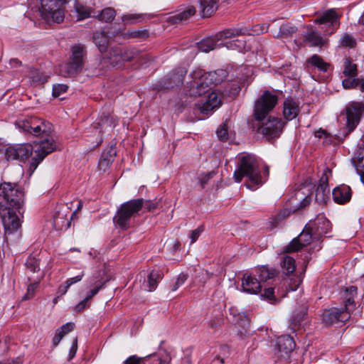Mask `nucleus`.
I'll list each match as a JSON object with an SVG mask.
<instances>
[{
	"label": "nucleus",
	"instance_id": "nucleus-1",
	"mask_svg": "<svg viewBox=\"0 0 364 364\" xmlns=\"http://www.w3.org/2000/svg\"><path fill=\"white\" fill-rule=\"evenodd\" d=\"M227 76V71L223 69L205 73L203 70L197 68L191 73L192 80L187 83V92L191 97H202L195 104L196 113L208 115L220 105L219 94L211 90V85L220 84Z\"/></svg>",
	"mask_w": 364,
	"mask_h": 364
},
{
	"label": "nucleus",
	"instance_id": "nucleus-2",
	"mask_svg": "<svg viewBox=\"0 0 364 364\" xmlns=\"http://www.w3.org/2000/svg\"><path fill=\"white\" fill-rule=\"evenodd\" d=\"M24 196L23 188L19 184L0 183V218L5 235H11L21 228L19 215L22 214Z\"/></svg>",
	"mask_w": 364,
	"mask_h": 364
},
{
	"label": "nucleus",
	"instance_id": "nucleus-3",
	"mask_svg": "<svg viewBox=\"0 0 364 364\" xmlns=\"http://www.w3.org/2000/svg\"><path fill=\"white\" fill-rule=\"evenodd\" d=\"M245 176L249 181L245 186L252 191L257 190L264 183L258 161L254 155L245 154L239 158L237 168L234 172V178L236 182H240Z\"/></svg>",
	"mask_w": 364,
	"mask_h": 364
},
{
	"label": "nucleus",
	"instance_id": "nucleus-4",
	"mask_svg": "<svg viewBox=\"0 0 364 364\" xmlns=\"http://www.w3.org/2000/svg\"><path fill=\"white\" fill-rule=\"evenodd\" d=\"M87 55L85 45L78 43L71 48V55L69 61L58 68L60 75L70 77L80 73L83 68Z\"/></svg>",
	"mask_w": 364,
	"mask_h": 364
},
{
	"label": "nucleus",
	"instance_id": "nucleus-5",
	"mask_svg": "<svg viewBox=\"0 0 364 364\" xmlns=\"http://www.w3.org/2000/svg\"><path fill=\"white\" fill-rule=\"evenodd\" d=\"M143 205V198L134 199L124 203L113 218L114 223L122 230L128 229L131 226L132 218L138 214Z\"/></svg>",
	"mask_w": 364,
	"mask_h": 364
},
{
	"label": "nucleus",
	"instance_id": "nucleus-6",
	"mask_svg": "<svg viewBox=\"0 0 364 364\" xmlns=\"http://www.w3.org/2000/svg\"><path fill=\"white\" fill-rule=\"evenodd\" d=\"M247 28H231L217 33L215 35L202 40L198 43V49L203 52H209L222 46L218 41L235 36L250 34Z\"/></svg>",
	"mask_w": 364,
	"mask_h": 364
},
{
	"label": "nucleus",
	"instance_id": "nucleus-7",
	"mask_svg": "<svg viewBox=\"0 0 364 364\" xmlns=\"http://www.w3.org/2000/svg\"><path fill=\"white\" fill-rule=\"evenodd\" d=\"M39 13L46 22L60 23L65 18L63 0H40Z\"/></svg>",
	"mask_w": 364,
	"mask_h": 364
},
{
	"label": "nucleus",
	"instance_id": "nucleus-8",
	"mask_svg": "<svg viewBox=\"0 0 364 364\" xmlns=\"http://www.w3.org/2000/svg\"><path fill=\"white\" fill-rule=\"evenodd\" d=\"M108 282V279H105L100 272H97L94 274L92 277H90L87 279V284L90 287H93L87 294L85 298L80 301L75 306V311L76 312H80L83 311L85 309L89 307L90 303L93 296L97 294V293L102 289H104L106 286V283Z\"/></svg>",
	"mask_w": 364,
	"mask_h": 364
},
{
	"label": "nucleus",
	"instance_id": "nucleus-9",
	"mask_svg": "<svg viewBox=\"0 0 364 364\" xmlns=\"http://www.w3.org/2000/svg\"><path fill=\"white\" fill-rule=\"evenodd\" d=\"M278 101L277 96L269 91H265L255 102L254 116L256 120L262 121L270 112Z\"/></svg>",
	"mask_w": 364,
	"mask_h": 364
},
{
	"label": "nucleus",
	"instance_id": "nucleus-10",
	"mask_svg": "<svg viewBox=\"0 0 364 364\" xmlns=\"http://www.w3.org/2000/svg\"><path fill=\"white\" fill-rule=\"evenodd\" d=\"M55 149L56 145L53 139H46L39 142L38 149L35 150L36 155L31 159L29 171L33 173L43 159Z\"/></svg>",
	"mask_w": 364,
	"mask_h": 364
},
{
	"label": "nucleus",
	"instance_id": "nucleus-11",
	"mask_svg": "<svg viewBox=\"0 0 364 364\" xmlns=\"http://www.w3.org/2000/svg\"><path fill=\"white\" fill-rule=\"evenodd\" d=\"M33 151L32 144L29 143L18 144L8 147L5 151V157L8 161L18 160L24 161L32 155Z\"/></svg>",
	"mask_w": 364,
	"mask_h": 364
},
{
	"label": "nucleus",
	"instance_id": "nucleus-12",
	"mask_svg": "<svg viewBox=\"0 0 364 364\" xmlns=\"http://www.w3.org/2000/svg\"><path fill=\"white\" fill-rule=\"evenodd\" d=\"M315 21L322 25L321 29L324 31L326 35L333 33L339 26L338 16L336 12L333 9L325 11L319 18H316Z\"/></svg>",
	"mask_w": 364,
	"mask_h": 364
},
{
	"label": "nucleus",
	"instance_id": "nucleus-13",
	"mask_svg": "<svg viewBox=\"0 0 364 364\" xmlns=\"http://www.w3.org/2000/svg\"><path fill=\"white\" fill-rule=\"evenodd\" d=\"M321 317L323 322L326 325H333L338 322L344 323L347 321L349 320L350 314L348 310L343 307H333L325 309Z\"/></svg>",
	"mask_w": 364,
	"mask_h": 364
},
{
	"label": "nucleus",
	"instance_id": "nucleus-14",
	"mask_svg": "<svg viewBox=\"0 0 364 364\" xmlns=\"http://www.w3.org/2000/svg\"><path fill=\"white\" fill-rule=\"evenodd\" d=\"M283 125L284 124L280 119L272 117L259 127L258 131L267 138H277L279 136Z\"/></svg>",
	"mask_w": 364,
	"mask_h": 364
},
{
	"label": "nucleus",
	"instance_id": "nucleus-15",
	"mask_svg": "<svg viewBox=\"0 0 364 364\" xmlns=\"http://www.w3.org/2000/svg\"><path fill=\"white\" fill-rule=\"evenodd\" d=\"M363 110V105L360 102H352L346 107V125L350 132L356 127Z\"/></svg>",
	"mask_w": 364,
	"mask_h": 364
},
{
	"label": "nucleus",
	"instance_id": "nucleus-16",
	"mask_svg": "<svg viewBox=\"0 0 364 364\" xmlns=\"http://www.w3.org/2000/svg\"><path fill=\"white\" fill-rule=\"evenodd\" d=\"M351 161L364 185V139L358 144Z\"/></svg>",
	"mask_w": 364,
	"mask_h": 364
},
{
	"label": "nucleus",
	"instance_id": "nucleus-17",
	"mask_svg": "<svg viewBox=\"0 0 364 364\" xmlns=\"http://www.w3.org/2000/svg\"><path fill=\"white\" fill-rule=\"evenodd\" d=\"M242 288L244 292L250 294H257L260 292L262 285L254 272L246 273L242 279Z\"/></svg>",
	"mask_w": 364,
	"mask_h": 364
},
{
	"label": "nucleus",
	"instance_id": "nucleus-18",
	"mask_svg": "<svg viewBox=\"0 0 364 364\" xmlns=\"http://www.w3.org/2000/svg\"><path fill=\"white\" fill-rule=\"evenodd\" d=\"M196 12L193 6H187L178 9L173 15L167 18L166 21L171 24L179 23L183 21L188 20Z\"/></svg>",
	"mask_w": 364,
	"mask_h": 364
},
{
	"label": "nucleus",
	"instance_id": "nucleus-19",
	"mask_svg": "<svg viewBox=\"0 0 364 364\" xmlns=\"http://www.w3.org/2000/svg\"><path fill=\"white\" fill-rule=\"evenodd\" d=\"M300 112L299 102L293 98H287L283 103V115L287 120L295 119Z\"/></svg>",
	"mask_w": 364,
	"mask_h": 364
},
{
	"label": "nucleus",
	"instance_id": "nucleus-20",
	"mask_svg": "<svg viewBox=\"0 0 364 364\" xmlns=\"http://www.w3.org/2000/svg\"><path fill=\"white\" fill-rule=\"evenodd\" d=\"M332 196L335 203L345 204L351 199V188L347 185H341L333 190Z\"/></svg>",
	"mask_w": 364,
	"mask_h": 364
},
{
	"label": "nucleus",
	"instance_id": "nucleus-21",
	"mask_svg": "<svg viewBox=\"0 0 364 364\" xmlns=\"http://www.w3.org/2000/svg\"><path fill=\"white\" fill-rule=\"evenodd\" d=\"M330 189L328 185V177L323 173L319 180V183L316 190V200L318 203H326L329 198Z\"/></svg>",
	"mask_w": 364,
	"mask_h": 364
},
{
	"label": "nucleus",
	"instance_id": "nucleus-22",
	"mask_svg": "<svg viewBox=\"0 0 364 364\" xmlns=\"http://www.w3.org/2000/svg\"><path fill=\"white\" fill-rule=\"evenodd\" d=\"M304 39L312 47H321L326 43V40L311 26H307V30L304 33Z\"/></svg>",
	"mask_w": 364,
	"mask_h": 364
},
{
	"label": "nucleus",
	"instance_id": "nucleus-23",
	"mask_svg": "<svg viewBox=\"0 0 364 364\" xmlns=\"http://www.w3.org/2000/svg\"><path fill=\"white\" fill-rule=\"evenodd\" d=\"M305 67L309 70L316 68L318 71L325 73L328 70L331 64L324 61L318 55L314 54L306 60Z\"/></svg>",
	"mask_w": 364,
	"mask_h": 364
},
{
	"label": "nucleus",
	"instance_id": "nucleus-24",
	"mask_svg": "<svg viewBox=\"0 0 364 364\" xmlns=\"http://www.w3.org/2000/svg\"><path fill=\"white\" fill-rule=\"evenodd\" d=\"M357 295V287L351 286L346 288L342 293L341 296L343 298V303L344 304L343 309L348 311L350 314V311L355 308V297Z\"/></svg>",
	"mask_w": 364,
	"mask_h": 364
},
{
	"label": "nucleus",
	"instance_id": "nucleus-25",
	"mask_svg": "<svg viewBox=\"0 0 364 364\" xmlns=\"http://www.w3.org/2000/svg\"><path fill=\"white\" fill-rule=\"evenodd\" d=\"M198 11L203 18L211 16L218 8L217 0H199Z\"/></svg>",
	"mask_w": 364,
	"mask_h": 364
},
{
	"label": "nucleus",
	"instance_id": "nucleus-26",
	"mask_svg": "<svg viewBox=\"0 0 364 364\" xmlns=\"http://www.w3.org/2000/svg\"><path fill=\"white\" fill-rule=\"evenodd\" d=\"M277 345L279 351L284 355H288L290 353L294 350L296 346L294 340L289 335H284L279 337Z\"/></svg>",
	"mask_w": 364,
	"mask_h": 364
},
{
	"label": "nucleus",
	"instance_id": "nucleus-27",
	"mask_svg": "<svg viewBox=\"0 0 364 364\" xmlns=\"http://www.w3.org/2000/svg\"><path fill=\"white\" fill-rule=\"evenodd\" d=\"M314 225V228L312 230L316 237H321L331 230V222L323 217L317 218Z\"/></svg>",
	"mask_w": 364,
	"mask_h": 364
},
{
	"label": "nucleus",
	"instance_id": "nucleus-28",
	"mask_svg": "<svg viewBox=\"0 0 364 364\" xmlns=\"http://www.w3.org/2000/svg\"><path fill=\"white\" fill-rule=\"evenodd\" d=\"M117 124V122L114 117L109 115L108 113L103 112L100 116L99 122L97 123L96 128L100 129L99 132H105L111 131Z\"/></svg>",
	"mask_w": 364,
	"mask_h": 364
},
{
	"label": "nucleus",
	"instance_id": "nucleus-29",
	"mask_svg": "<svg viewBox=\"0 0 364 364\" xmlns=\"http://www.w3.org/2000/svg\"><path fill=\"white\" fill-rule=\"evenodd\" d=\"M111 36H108L107 33L105 31H96L93 35V42L98 48L100 53H103L107 50L109 45V38Z\"/></svg>",
	"mask_w": 364,
	"mask_h": 364
},
{
	"label": "nucleus",
	"instance_id": "nucleus-30",
	"mask_svg": "<svg viewBox=\"0 0 364 364\" xmlns=\"http://www.w3.org/2000/svg\"><path fill=\"white\" fill-rule=\"evenodd\" d=\"M162 275L159 271L152 270L147 276V280L144 281V288L148 291H154L159 282L161 280Z\"/></svg>",
	"mask_w": 364,
	"mask_h": 364
},
{
	"label": "nucleus",
	"instance_id": "nucleus-31",
	"mask_svg": "<svg viewBox=\"0 0 364 364\" xmlns=\"http://www.w3.org/2000/svg\"><path fill=\"white\" fill-rule=\"evenodd\" d=\"M187 71L184 68H179L175 72H173L170 77L167 78L170 82H173V85H166L164 87L167 89L173 88L174 86H180L183 84L184 77Z\"/></svg>",
	"mask_w": 364,
	"mask_h": 364
},
{
	"label": "nucleus",
	"instance_id": "nucleus-32",
	"mask_svg": "<svg viewBox=\"0 0 364 364\" xmlns=\"http://www.w3.org/2000/svg\"><path fill=\"white\" fill-rule=\"evenodd\" d=\"M74 328L75 323L73 322H68L63 325L60 328H58L53 338V345L54 346H57L63 338L68 333L71 332Z\"/></svg>",
	"mask_w": 364,
	"mask_h": 364
},
{
	"label": "nucleus",
	"instance_id": "nucleus-33",
	"mask_svg": "<svg viewBox=\"0 0 364 364\" xmlns=\"http://www.w3.org/2000/svg\"><path fill=\"white\" fill-rule=\"evenodd\" d=\"M253 272L260 283L272 279L276 275V270L274 269L265 266L255 269Z\"/></svg>",
	"mask_w": 364,
	"mask_h": 364
},
{
	"label": "nucleus",
	"instance_id": "nucleus-34",
	"mask_svg": "<svg viewBox=\"0 0 364 364\" xmlns=\"http://www.w3.org/2000/svg\"><path fill=\"white\" fill-rule=\"evenodd\" d=\"M116 16V11L113 8L107 7L100 11L95 12L93 17L99 21L105 23L112 22Z\"/></svg>",
	"mask_w": 364,
	"mask_h": 364
},
{
	"label": "nucleus",
	"instance_id": "nucleus-35",
	"mask_svg": "<svg viewBox=\"0 0 364 364\" xmlns=\"http://www.w3.org/2000/svg\"><path fill=\"white\" fill-rule=\"evenodd\" d=\"M114 157L115 153H112V149L107 152H103L98 163L99 169L104 172L108 170L110 165L114 161Z\"/></svg>",
	"mask_w": 364,
	"mask_h": 364
},
{
	"label": "nucleus",
	"instance_id": "nucleus-36",
	"mask_svg": "<svg viewBox=\"0 0 364 364\" xmlns=\"http://www.w3.org/2000/svg\"><path fill=\"white\" fill-rule=\"evenodd\" d=\"M122 55V48H112L109 52V55L107 57L109 63L114 67H122L123 65Z\"/></svg>",
	"mask_w": 364,
	"mask_h": 364
},
{
	"label": "nucleus",
	"instance_id": "nucleus-37",
	"mask_svg": "<svg viewBox=\"0 0 364 364\" xmlns=\"http://www.w3.org/2000/svg\"><path fill=\"white\" fill-rule=\"evenodd\" d=\"M230 314L232 315L235 319V322L238 326L242 327L244 330H246L249 327V321L247 316L243 312H239L238 310L234 307L230 309Z\"/></svg>",
	"mask_w": 364,
	"mask_h": 364
},
{
	"label": "nucleus",
	"instance_id": "nucleus-38",
	"mask_svg": "<svg viewBox=\"0 0 364 364\" xmlns=\"http://www.w3.org/2000/svg\"><path fill=\"white\" fill-rule=\"evenodd\" d=\"M280 263L283 272L285 274L289 275L294 272L296 269V262L293 257L284 255L282 257Z\"/></svg>",
	"mask_w": 364,
	"mask_h": 364
},
{
	"label": "nucleus",
	"instance_id": "nucleus-39",
	"mask_svg": "<svg viewBox=\"0 0 364 364\" xmlns=\"http://www.w3.org/2000/svg\"><path fill=\"white\" fill-rule=\"evenodd\" d=\"M75 9L78 15L77 20H82L88 17H93V14L95 13L90 7L84 6L80 3L75 4Z\"/></svg>",
	"mask_w": 364,
	"mask_h": 364
},
{
	"label": "nucleus",
	"instance_id": "nucleus-40",
	"mask_svg": "<svg viewBox=\"0 0 364 364\" xmlns=\"http://www.w3.org/2000/svg\"><path fill=\"white\" fill-rule=\"evenodd\" d=\"M28 77L34 85L43 84L47 81V77L44 75L39 70L31 68Z\"/></svg>",
	"mask_w": 364,
	"mask_h": 364
},
{
	"label": "nucleus",
	"instance_id": "nucleus-41",
	"mask_svg": "<svg viewBox=\"0 0 364 364\" xmlns=\"http://www.w3.org/2000/svg\"><path fill=\"white\" fill-rule=\"evenodd\" d=\"M144 14H126L122 16V21L124 24H132L143 21Z\"/></svg>",
	"mask_w": 364,
	"mask_h": 364
},
{
	"label": "nucleus",
	"instance_id": "nucleus-42",
	"mask_svg": "<svg viewBox=\"0 0 364 364\" xmlns=\"http://www.w3.org/2000/svg\"><path fill=\"white\" fill-rule=\"evenodd\" d=\"M52 130V126L49 123L46 124L45 122H42L41 124H36V123L33 125L32 134L34 136L41 135L42 133L48 134Z\"/></svg>",
	"mask_w": 364,
	"mask_h": 364
},
{
	"label": "nucleus",
	"instance_id": "nucleus-43",
	"mask_svg": "<svg viewBox=\"0 0 364 364\" xmlns=\"http://www.w3.org/2000/svg\"><path fill=\"white\" fill-rule=\"evenodd\" d=\"M343 74L350 77H355L358 74L357 65L350 58H346L344 61Z\"/></svg>",
	"mask_w": 364,
	"mask_h": 364
},
{
	"label": "nucleus",
	"instance_id": "nucleus-44",
	"mask_svg": "<svg viewBox=\"0 0 364 364\" xmlns=\"http://www.w3.org/2000/svg\"><path fill=\"white\" fill-rule=\"evenodd\" d=\"M124 37L126 38H139L146 39L149 37V33L146 30H135L128 31L124 33Z\"/></svg>",
	"mask_w": 364,
	"mask_h": 364
},
{
	"label": "nucleus",
	"instance_id": "nucleus-45",
	"mask_svg": "<svg viewBox=\"0 0 364 364\" xmlns=\"http://www.w3.org/2000/svg\"><path fill=\"white\" fill-rule=\"evenodd\" d=\"M304 246L299 239L294 238L286 247H284V252L290 253L300 250Z\"/></svg>",
	"mask_w": 364,
	"mask_h": 364
},
{
	"label": "nucleus",
	"instance_id": "nucleus-46",
	"mask_svg": "<svg viewBox=\"0 0 364 364\" xmlns=\"http://www.w3.org/2000/svg\"><path fill=\"white\" fill-rule=\"evenodd\" d=\"M144 364H168V363L163 359L158 354H151L144 358Z\"/></svg>",
	"mask_w": 364,
	"mask_h": 364
},
{
	"label": "nucleus",
	"instance_id": "nucleus-47",
	"mask_svg": "<svg viewBox=\"0 0 364 364\" xmlns=\"http://www.w3.org/2000/svg\"><path fill=\"white\" fill-rule=\"evenodd\" d=\"M122 64H124V62L132 61L138 55L137 52L134 49L122 48Z\"/></svg>",
	"mask_w": 364,
	"mask_h": 364
},
{
	"label": "nucleus",
	"instance_id": "nucleus-48",
	"mask_svg": "<svg viewBox=\"0 0 364 364\" xmlns=\"http://www.w3.org/2000/svg\"><path fill=\"white\" fill-rule=\"evenodd\" d=\"M340 44L343 47L353 48L355 46L356 42L355 38L351 35L345 33L340 39Z\"/></svg>",
	"mask_w": 364,
	"mask_h": 364
},
{
	"label": "nucleus",
	"instance_id": "nucleus-49",
	"mask_svg": "<svg viewBox=\"0 0 364 364\" xmlns=\"http://www.w3.org/2000/svg\"><path fill=\"white\" fill-rule=\"evenodd\" d=\"M312 237H316L315 234H314V231L311 229V231L302 232L298 237L297 239H299L300 242H301V245L304 247L309 245L311 242Z\"/></svg>",
	"mask_w": 364,
	"mask_h": 364
},
{
	"label": "nucleus",
	"instance_id": "nucleus-50",
	"mask_svg": "<svg viewBox=\"0 0 364 364\" xmlns=\"http://www.w3.org/2000/svg\"><path fill=\"white\" fill-rule=\"evenodd\" d=\"M35 121V119L31 120H22L18 122L17 125L23 132L31 134L32 132L33 125H34Z\"/></svg>",
	"mask_w": 364,
	"mask_h": 364
},
{
	"label": "nucleus",
	"instance_id": "nucleus-51",
	"mask_svg": "<svg viewBox=\"0 0 364 364\" xmlns=\"http://www.w3.org/2000/svg\"><path fill=\"white\" fill-rule=\"evenodd\" d=\"M26 266L27 269L31 272H36L39 270V262L34 257H29L27 259Z\"/></svg>",
	"mask_w": 364,
	"mask_h": 364
},
{
	"label": "nucleus",
	"instance_id": "nucleus-52",
	"mask_svg": "<svg viewBox=\"0 0 364 364\" xmlns=\"http://www.w3.org/2000/svg\"><path fill=\"white\" fill-rule=\"evenodd\" d=\"M296 31V28L290 24H283L279 28V35L281 36H289Z\"/></svg>",
	"mask_w": 364,
	"mask_h": 364
},
{
	"label": "nucleus",
	"instance_id": "nucleus-53",
	"mask_svg": "<svg viewBox=\"0 0 364 364\" xmlns=\"http://www.w3.org/2000/svg\"><path fill=\"white\" fill-rule=\"evenodd\" d=\"M53 225L56 229H61L69 225L68 219H64L60 213L55 215L53 218Z\"/></svg>",
	"mask_w": 364,
	"mask_h": 364
},
{
	"label": "nucleus",
	"instance_id": "nucleus-54",
	"mask_svg": "<svg viewBox=\"0 0 364 364\" xmlns=\"http://www.w3.org/2000/svg\"><path fill=\"white\" fill-rule=\"evenodd\" d=\"M40 283V279L38 281L30 284L27 287V291L26 294L23 296V300H28L33 297L35 294L36 289L38 288Z\"/></svg>",
	"mask_w": 364,
	"mask_h": 364
},
{
	"label": "nucleus",
	"instance_id": "nucleus-55",
	"mask_svg": "<svg viewBox=\"0 0 364 364\" xmlns=\"http://www.w3.org/2000/svg\"><path fill=\"white\" fill-rule=\"evenodd\" d=\"M216 174V173L213 171L208 172L207 173H201L198 176V181L201 186L202 188H204L205 186L208 183L209 181L213 178V176Z\"/></svg>",
	"mask_w": 364,
	"mask_h": 364
},
{
	"label": "nucleus",
	"instance_id": "nucleus-56",
	"mask_svg": "<svg viewBox=\"0 0 364 364\" xmlns=\"http://www.w3.org/2000/svg\"><path fill=\"white\" fill-rule=\"evenodd\" d=\"M262 296L267 299L271 304H277L279 301V299L275 296L274 290L272 287L265 289L264 294H262Z\"/></svg>",
	"mask_w": 364,
	"mask_h": 364
},
{
	"label": "nucleus",
	"instance_id": "nucleus-57",
	"mask_svg": "<svg viewBox=\"0 0 364 364\" xmlns=\"http://www.w3.org/2000/svg\"><path fill=\"white\" fill-rule=\"evenodd\" d=\"M68 86L65 84H57L53 87V95L54 97H58L62 94L68 91Z\"/></svg>",
	"mask_w": 364,
	"mask_h": 364
},
{
	"label": "nucleus",
	"instance_id": "nucleus-58",
	"mask_svg": "<svg viewBox=\"0 0 364 364\" xmlns=\"http://www.w3.org/2000/svg\"><path fill=\"white\" fill-rule=\"evenodd\" d=\"M358 84V78H347L342 81V85L345 89L357 88Z\"/></svg>",
	"mask_w": 364,
	"mask_h": 364
},
{
	"label": "nucleus",
	"instance_id": "nucleus-59",
	"mask_svg": "<svg viewBox=\"0 0 364 364\" xmlns=\"http://www.w3.org/2000/svg\"><path fill=\"white\" fill-rule=\"evenodd\" d=\"M216 134L221 141H226L228 138V127L225 123L220 125L217 129Z\"/></svg>",
	"mask_w": 364,
	"mask_h": 364
},
{
	"label": "nucleus",
	"instance_id": "nucleus-60",
	"mask_svg": "<svg viewBox=\"0 0 364 364\" xmlns=\"http://www.w3.org/2000/svg\"><path fill=\"white\" fill-rule=\"evenodd\" d=\"M204 230H205L204 226L200 225L199 227H198L196 229L193 230L191 232V236H190V238L191 240V244H193L195 242H196V240L200 237V234L204 231Z\"/></svg>",
	"mask_w": 364,
	"mask_h": 364
},
{
	"label": "nucleus",
	"instance_id": "nucleus-61",
	"mask_svg": "<svg viewBox=\"0 0 364 364\" xmlns=\"http://www.w3.org/2000/svg\"><path fill=\"white\" fill-rule=\"evenodd\" d=\"M85 276V272L82 271L75 277L68 279L65 282L70 287L73 284L80 282Z\"/></svg>",
	"mask_w": 364,
	"mask_h": 364
},
{
	"label": "nucleus",
	"instance_id": "nucleus-62",
	"mask_svg": "<svg viewBox=\"0 0 364 364\" xmlns=\"http://www.w3.org/2000/svg\"><path fill=\"white\" fill-rule=\"evenodd\" d=\"M124 364H144V360L136 355H132L124 361Z\"/></svg>",
	"mask_w": 364,
	"mask_h": 364
},
{
	"label": "nucleus",
	"instance_id": "nucleus-63",
	"mask_svg": "<svg viewBox=\"0 0 364 364\" xmlns=\"http://www.w3.org/2000/svg\"><path fill=\"white\" fill-rule=\"evenodd\" d=\"M158 206V203L154 200H144L142 207H144L149 211L154 210Z\"/></svg>",
	"mask_w": 364,
	"mask_h": 364
},
{
	"label": "nucleus",
	"instance_id": "nucleus-64",
	"mask_svg": "<svg viewBox=\"0 0 364 364\" xmlns=\"http://www.w3.org/2000/svg\"><path fill=\"white\" fill-rule=\"evenodd\" d=\"M77 350V338L75 337L73 339L72 346L69 350V360H71L72 358H73L75 357Z\"/></svg>",
	"mask_w": 364,
	"mask_h": 364
}]
</instances>
